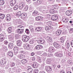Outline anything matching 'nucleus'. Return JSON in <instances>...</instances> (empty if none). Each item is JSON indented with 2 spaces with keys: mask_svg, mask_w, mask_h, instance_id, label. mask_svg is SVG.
Returning <instances> with one entry per match:
<instances>
[{
  "mask_svg": "<svg viewBox=\"0 0 73 73\" xmlns=\"http://www.w3.org/2000/svg\"><path fill=\"white\" fill-rule=\"evenodd\" d=\"M29 39V37L26 35L23 36L22 40L23 42H27Z\"/></svg>",
  "mask_w": 73,
  "mask_h": 73,
  "instance_id": "nucleus-1",
  "label": "nucleus"
},
{
  "mask_svg": "<svg viewBox=\"0 0 73 73\" xmlns=\"http://www.w3.org/2000/svg\"><path fill=\"white\" fill-rule=\"evenodd\" d=\"M50 7H47V9H48V10H50L49 13L51 15L55 13H56L55 10L50 8Z\"/></svg>",
  "mask_w": 73,
  "mask_h": 73,
  "instance_id": "nucleus-2",
  "label": "nucleus"
},
{
  "mask_svg": "<svg viewBox=\"0 0 73 73\" xmlns=\"http://www.w3.org/2000/svg\"><path fill=\"white\" fill-rule=\"evenodd\" d=\"M54 55L56 57H63V54L60 52L55 53Z\"/></svg>",
  "mask_w": 73,
  "mask_h": 73,
  "instance_id": "nucleus-3",
  "label": "nucleus"
},
{
  "mask_svg": "<svg viewBox=\"0 0 73 73\" xmlns=\"http://www.w3.org/2000/svg\"><path fill=\"white\" fill-rule=\"evenodd\" d=\"M23 32H24V29H17L15 31L16 33H18V34H21L23 33Z\"/></svg>",
  "mask_w": 73,
  "mask_h": 73,
  "instance_id": "nucleus-4",
  "label": "nucleus"
},
{
  "mask_svg": "<svg viewBox=\"0 0 73 73\" xmlns=\"http://www.w3.org/2000/svg\"><path fill=\"white\" fill-rule=\"evenodd\" d=\"M23 47L25 49L29 50L30 49V48H31V46L29 44H25L23 46Z\"/></svg>",
  "mask_w": 73,
  "mask_h": 73,
  "instance_id": "nucleus-5",
  "label": "nucleus"
},
{
  "mask_svg": "<svg viewBox=\"0 0 73 73\" xmlns=\"http://www.w3.org/2000/svg\"><path fill=\"white\" fill-rule=\"evenodd\" d=\"M51 19L53 21H56L58 19V16L56 15H53L51 17Z\"/></svg>",
  "mask_w": 73,
  "mask_h": 73,
  "instance_id": "nucleus-6",
  "label": "nucleus"
},
{
  "mask_svg": "<svg viewBox=\"0 0 73 73\" xmlns=\"http://www.w3.org/2000/svg\"><path fill=\"white\" fill-rule=\"evenodd\" d=\"M25 5V3L22 2L19 4V9H23Z\"/></svg>",
  "mask_w": 73,
  "mask_h": 73,
  "instance_id": "nucleus-7",
  "label": "nucleus"
},
{
  "mask_svg": "<svg viewBox=\"0 0 73 73\" xmlns=\"http://www.w3.org/2000/svg\"><path fill=\"white\" fill-rule=\"evenodd\" d=\"M7 62V60L6 59L3 58L0 61V63L1 65H4Z\"/></svg>",
  "mask_w": 73,
  "mask_h": 73,
  "instance_id": "nucleus-8",
  "label": "nucleus"
},
{
  "mask_svg": "<svg viewBox=\"0 0 73 73\" xmlns=\"http://www.w3.org/2000/svg\"><path fill=\"white\" fill-rule=\"evenodd\" d=\"M38 43L40 44H43L45 43V41L44 40L39 39L38 41Z\"/></svg>",
  "mask_w": 73,
  "mask_h": 73,
  "instance_id": "nucleus-9",
  "label": "nucleus"
},
{
  "mask_svg": "<svg viewBox=\"0 0 73 73\" xmlns=\"http://www.w3.org/2000/svg\"><path fill=\"white\" fill-rule=\"evenodd\" d=\"M36 19L37 21H42L43 19L42 17L39 16L36 17Z\"/></svg>",
  "mask_w": 73,
  "mask_h": 73,
  "instance_id": "nucleus-10",
  "label": "nucleus"
},
{
  "mask_svg": "<svg viewBox=\"0 0 73 73\" xmlns=\"http://www.w3.org/2000/svg\"><path fill=\"white\" fill-rule=\"evenodd\" d=\"M32 15L33 16H38L39 14L38 13L37 11L35 10L33 11L32 13Z\"/></svg>",
  "mask_w": 73,
  "mask_h": 73,
  "instance_id": "nucleus-11",
  "label": "nucleus"
},
{
  "mask_svg": "<svg viewBox=\"0 0 73 73\" xmlns=\"http://www.w3.org/2000/svg\"><path fill=\"white\" fill-rule=\"evenodd\" d=\"M72 13V10H69L66 11V15L67 16H70Z\"/></svg>",
  "mask_w": 73,
  "mask_h": 73,
  "instance_id": "nucleus-12",
  "label": "nucleus"
},
{
  "mask_svg": "<svg viewBox=\"0 0 73 73\" xmlns=\"http://www.w3.org/2000/svg\"><path fill=\"white\" fill-rule=\"evenodd\" d=\"M16 4V1L15 0H13L10 2V5L11 6H13Z\"/></svg>",
  "mask_w": 73,
  "mask_h": 73,
  "instance_id": "nucleus-13",
  "label": "nucleus"
},
{
  "mask_svg": "<svg viewBox=\"0 0 73 73\" xmlns=\"http://www.w3.org/2000/svg\"><path fill=\"white\" fill-rule=\"evenodd\" d=\"M42 48V46L41 45H38L35 47V49L36 50H40Z\"/></svg>",
  "mask_w": 73,
  "mask_h": 73,
  "instance_id": "nucleus-14",
  "label": "nucleus"
},
{
  "mask_svg": "<svg viewBox=\"0 0 73 73\" xmlns=\"http://www.w3.org/2000/svg\"><path fill=\"white\" fill-rule=\"evenodd\" d=\"M54 47L51 46L48 49V51L49 52H51V53L53 52V51H54Z\"/></svg>",
  "mask_w": 73,
  "mask_h": 73,
  "instance_id": "nucleus-15",
  "label": "nucleus"
},
{
  "mask_svg": "<svg viewBox=\"0 0 73 73\" xmlns=\"http://www.w3.org/2000/svg\"><path fill=\"white\" fill-rule=\"evenodd\" d=\"M6 20L7 21L11 20V15L9 14H7L6 16Z\"/></svg>",
  "mask_w": 73,
  "mask_h": 73,
  "instance_id": "nucleus-16",
  "label": "nucleus"
},
{
  "mask_svg": "<svg viewBox=\"0 0 73 73\" xmlns=\"http://www.w3.org/2000/svg\"><path fill=\"white\" fill-rule=\"evenodd\" d=\"M62 21L64 23H67L68 21H69V20L68 19H66V18H64L62 19Z\"/></svg>",
  "mask_w": 73,
  "mask_h": 73,
  "instance_id": "nucleus-17",
  "label": "nucleus"
},
{
  "mask_svg": "<svg viewBox=\"0 0 73 73\" xmlns=\"http://www.w3.org/2000/svg\"><path fill=\"white\" fill-rule=\"evenodd\" d=\"M14 45V44L12 43L9 42L8 44V47L9 48L12 49L13 48V46Z\"/></svg>",
  "mask_w": 73,
  "mask_h": 73,
  "instance_id": "nucleus-18",
  "label": "nucleus"
},
{
  "mask_svg": "<svg viewBox=\"0 0 73 73\" xmlns=\"http://www.w3.org/2000/svg\"><path fill=\"white\" fill-rule=\"evenodd\" d=\"M8 37L10 41H13V35H9L8 36Z\"/></svg>",
  "mask_w": 73,
  "mask_h": 73,
  "instance_id": "nucleus-19",
  "label": "nucleus"
},
{
  "mask_svg": "<svg viewBox=\"0 0 73 73\" xmlns=\"http://www.w3.org/2000/svg\"><path fill=\"white\" fill-rule=\"evenodd\" d=\"M17 45L18 46H21V44H22V42L20 40H18L17 41Z\"/></svg>",
  "mask_w": 73,
  "mask_h": 73,
  "instance_id": "nucleus-20",
  "label": "nucleus"
},
{
  "mask_svg": "<svg viewBox=\"0 0 73 73\" xmlns=\"http://www.w3.org/2000/svg\"><path fill=\"white\" fill-rule=\"evenodd\" d=\"M8 55L10 57H13V53L10 51H9L8 52Z\"/></svg>",
  "mask_w": 73,
  "mask_h": 73,
  "instance_id": "nucleus-21",
  "label": "nucleus"
},
{
  "mask_svg": "<svg viewBox=\"0 0 73 73\" xmlns=\"http://www.w3.org/2000/svg\"><path fill=\"white\" fill-rule=\"evenodd\" d=\"M42 1H43L42 0H38L36 2V4H37L38 5H40V4L42 3Z\"/></svg>",
  "mask_w": 73,
  "mask_h": 73,
  "instance_id": "nucleus-22",
  "label": "nucleus"
},
{
  "mask_svg": "<svg viewBox=\"0 0 73 73\" xmlns=\"http://www.w3.org/2000/svg\"><path fill=\"white\" fill-rule=\"evenodd\" d=\"M53 45L55 48H59L60 47V44L57 43H54Z\"/></svg>",
  "mask_w": 73,
  "mask_h": 73,
  "instance_id": "nucleus-23",
  "label": "nucleus"
},
{
  "mask_svg": "<svg viewBox=\"0 0 73 73\" xmlns=\"http://www.w3.org/2000/svg\"><path fill=\"white\" fill-rule=\"evenodd\" d=\"M42 30V28L41 27H38L36 28L35 31L37 32H39Z\"/></svg>",
  "mask_w": 73,
  "mask_h": 73,
  "instance_id": "nucleus-24",
  "label": "nucleus"
},
{
  "mask_svg": "<svg viewBox=\"0 0 73 73\" xmlns=\"http://www.w3.org/2000/svg\"><path fill=\"white\" fill-rule=\"evenodd\" d=\"M68 63L69 64H71L70 65H72L73 64V60H72V59H70L68 60Z\"/></svg>",
  "mask_w": 73,
  "mask_h": 73,
  "instance_id": "nucleus-25",
  "label": "nucleus"
},
{
  "mask_svg": "<svg viewBox=\"0 0 73 73\" xmlns=\"http://www.w3.org/2000/svg\"><path fill=\"white\" fill-rule=\"evenodd\" d=\"M18 57L21 58V59H22L24 58L25 57V56L23 55V54H21L18 56Z\"/></svg>",
  "mask_w": 73,
  "mask_h": 73,
  "instance_id": "nucleus-26",
  "label": "nucleus"
},
{
  "mask_svg": "<svg viewBox=\"0 0 73 73\" xmlns=\"http://www.w3.org/2000/svg\"><path fill=\"white\" fill-rule=\"evenodd\" d=\"M15 38L16 40L19 39L20 38V35L18 34H16L15 35Z\"/></svg>",
  "mask_w": 73,
  "mask_h": 73,
  "instance_id": "nucleus-27",
  "label": "nucleus"
},
{
  "mask_svg": "<svg viewBox=\"0 0 73 73\" xmlns=\"http://www.w3.org/2000/svg\"><path fill=\"white\" fill-rule=\"evenodd\" d=\"M5 17V15L3 14H0V19H3Z\"/></svg>",
  "mask_w": 73,
  "mask_h": 73,
  "instance_id": "nucleus-28",
  "label": "nucleus"
},
{
  "mask_svg": "<svg viewBox=\"0 0 73 73\" xmlns=\"http://www.w3.org/2000/svg\"><path fill=\"white\" fill-rule=\"evenodd\" d=\"M61 33H62V31L59 30V31H57L56 32V34L57 35H60Z\"/></svg>",
  "mask_w": 73,
  "mask_h": 73,
  "instance_id": "nucleus-29",
  "label": "nucleus"
},
{
  "mask_svg": "<svg viewBox=\"0 0 73 73\" xmlns=\"http://www.w3.org/2000/svg\"><path fill=\"white\" fill-rule=\"evenodd\" d=\"M47 72H51L52 71V68L50 66H48L47 68Z\"/></svg>",
  "mask_w": 73,
  "mask_h": 73,
  "instance_id": "nucleus-30",
  "label": "nucleus"
},
{
  "mask_svg": "<svg viewBox=\"0 0 73 73\" xmlns=\"http://www.w3.org/2000/svg\"><path fill=\"white\" fill-rule=\"evenodd\" d=\"M51 60H51V58H48L47 59L46 62L47 63V64H50Z\"/></svg>",
  "mask_w": 73,
  "mask_h": 73,
  "instance_id": "nucleus-31",
  "label": "nucleus"
},
{
  "mask_svg": "<svg viewBox=\"0 0 73 73\" xmlns=\"http://www.w3.org/2000/svg\"><path fill=\"white\" fill-rule=\"evenodd\" d=\"M27 61V60L26 59H23L21 61V62L22 64H25Z\"/></svg>",
  "mask_w": 73,
  "mask_h": 73,
  "instance_id": "nucleus-32",
  "label": "nucleus"
},
{
  "mask_svg": "<svg viewBox=\"0 0 73 73\" xmlns=\"http://www.w3.org/2000/svg\"><path fill=\"white\" fill-rule=\"evenodd\" d=\"M4 1L0 0V5H3L4 4Z\"/></svg>",
  "mask_w": 73,
  "mask_h": 73,
  "instance_id": "nucleus-33",
  "label": "nucleus"
},
{
  "mask_svg": "<svg viewBox=\"0 0 73 73\" xmlns=\"http://www.w3.org/2000/svg\"><path fill=\"white\" fill-rule=\"evenodd\" d=\"M37 61L39 62H41V60L39 57H37Z\"/></svg>",
  "mask_w": 73,
  "mask_h": 73,
  "instance_id": "nucleus-34",
  "label": "nucleus"
},
{
  "mask_svg": "<svg viewBox=\"0 0 73 73\" xmlns=\"http://www.w3.org/2000/svg\"><path fill=\"white\" fill-rule=\"evenodd\" d=\"M32 66L33 68H36L37 65L36 64L34 63L32 65Z\"/></svg>",
  "mask_w": 73,
  "mask_h": 73,
  "instance_id": "nucleus-35",
  "label": "nucleus"
},
{
  "mask_svg": "<svg viewBox=\"0 0 73 73\" xmlns=\"http://www.w3.org/2000/svg\"><path fill=\"white\" fill-rule=\"evenodd\" d=\"M27 16V14H26L25 13H22V15H21V17H26Z\"/></svg>",
  "mask_w": 73,
  "mask_h": 73,
  "instance_id": "nucleus-36",
  "label": "nucleus"
},
{
  "mask_svg": "<svg viewBox=\"0 0 73 73\" xmlns=\"http://www.w3.org/2000/svg\"><path fill=\"white\" fill-rule=\"evenodd\" d=\"M7 46H4L3 48V51H7Z\"/></svg>",
  "mask_w": 73,
  "mask_h": 73,
  "instance_id": "nucleus-37",
  "label": "nucleus"
},
{
  "mask_svg": "<svg viewBox=\"0 0 73 73\" xmlns=\"http://www.w3.org/2000/svg\"><path fill=\"white\" fill-rule=\"evenodd\" d=\"M8 31L9 33H11V32H12V27H9L8 28Z\"/></svg>",
  "mask_w": 73,
  "mask_h": 73,
  "instance_id": "nucleus-38",
  "label": "nucleus"
},
{
  "mask_svg": "<svg viewBox=\"0 0 73 73\" xmlns=\"http://www.w3.org/2000/svg\"><path fill=\"white\" fill-rule=\"evenodd\" d=\"M21 12L19 11V12H18L17 13V16L18 17H20V16H21Z\"/></svg>",
  "mask_w": 73,
  "mask_h": 73,
  "instance_id": "nucleus-39",
  "label": "nucleus"
},
{
  "mask_svg": "<svg viewBox=\"0 0 73 73\" xmlns=\"http://www.w3.org/2000/svg\"><path fill=\"white\" fill-rule=\"evenodd\" d=\"M18 5H15L14 7V10H17V9H18Z\"/></svg>",
  "mask_w": 73,
  "mask_h": 73,
  "instance_id": "nucleus-40",
  "label": "nucleus"
},
{
  "mask_svg": "<svg viewBox=\"0 0 73 73\" xmlns=\"http://www.w3.org/2000/svg\"><path fill=\"white\" fill-rule=\"evenodd\" d=\"M19 53H20V54H25V52L24 51L21 50L19 52Z\"/></svg>",
  "mask_w": 73,
  "mask_h": 73,
  "instance_id": "nucleus-41",
  "label": "nucleus"
},
{
  "mask_svg": "<svg viewBox=\"0 0 73 73\" xmlns=\"http://www.w3.org/2000/svg\"><path fill=\"white\" fill-rule=\"evenodd\" d=\"M62 5H64V4H66L67 3V2L66 1L64 0L62 1Z\"/></svg>",
  "mask_w": 73,
  "mask_h": 73,
  "instance_id": "nucleus-42",
  "label": "nucleus"
},
{
  "mask_svg": "<svg viewBox=\"0 0 73 73\" xmlns=\"http://www.w3.org/2000/svg\"><path fill=\"white\" fill-rule=\"evenodd\" d=\"M38 69H35L33 71V73H38Z\"/></svg>",
  "mask_w": 73,
  "mask_h": 73,
  "instance_id": "nucleus-43",
  "label": "nucleus"
},
{
  "mask_svg": "<svg viewBox=\"0 0 73 73\" xmlns=\"http://www.w3.org/2000/svg\"><path fill=\"white\" fill-rule=\"evenodd\" d=\"M3 43L5 45H7L8 44V42L7 40H5L4 41Z\"/></svg>",
  "mask_w": 73,
  "mask_h": 73,
  "instance_id": "nucleus-44",
  "label": "nucleus"
},
{
  "mask_svg": "<svg viewBox=\"0 0 73 73\" xmlns=\"http://www.w3.org/2000/svg\"><path fill=\"white\" fill-rule=\"evenodd\" d=\"M17 23H18V21H17V20H15L13 21V23L15 24V25H16Z\"/></svg>",
  "mask_w": 73,
  "mask_h": 73,
  "instance_id": "nucleus-45",
  "label": "nucleus"
},
{
  "mask_svg": "<svg viewBox=\"0 0 73 73\" xmlns=\"http://www.w3.org/2000/svg\"><path fill=\"white\" fill-rule=\"evenodd\" d=\"M24 27L21 25H19L17 26V28H22V29H24Z\"/></svg>",
  "mask_w": 73,
  "mask_h": 73,
  "instance_id": "nucleus-46",
  "label": "nucleus"
},
{
  "mask_svg": "<svg viewBox=\"0 0 73 73\" xmlns=\"http://www.w3.org/2000/svg\"><path fill=\"white\" fill-rule=\"evenodd\" d=\"M35 59L36 58L34 57H33V58H30V60L31 61H34V60H35Z\"/></svg>",
  "mask_w": 73,
  "mask_h": 73,
  "instance_id": "nucleus-47",
  "label": "nucleus"
},
{
  "mask_svg": "<svg viewBox=\"0 0 73 73\" xmlns=\"http://www.w3.org/2000/svg\"><path fill=\"white\" fill-rule=\"evenodd\" d=\"M32 71H33V69L31 68V69L28 70V72L29 73H32Z\"/></svg>",
  "mask_w": 73,
  "mask_h": 73,
  "instance_id": "nucleus-48",
  "label": "nucleus"
},
{
  "mask_svg": "<svg viewBox=\"0 0 73 73\" xmlns=\"http://www.w3.org/2000/svg\"><path fill=\"white\" fill-rule=\"evenodd\" d=\"M47 26H48L49 25H51V24H52V22H48L47 23Z\"/></svg>",
  "mask_w": 73,
  "mask_h": 73,
  "instance_id": "nucleus-49",
  "label": "nucleus"
},
{
  "mask_svg": "<svg viewBox=\"0 0 73 73\" xmlns=\"http://www.w3.org/2000/svg\"><path fill=\"white\" fill-rule=\"evenodd\" d=\"M30 29L31 30H33V27L32 26H30L29 27Z\"/></svg>",
  "mask_w": 73,
  "mask_h": 73,
  "instance_id": "nucleus-50",
  "label": "nucleus"
},
{
  "mask_svg": "<svg viewBox=\"0 0 73 73\" xmlns=\"http://www.w3.org/2000/svg\"><path fill=\"white\" fill-rule=\"evenodd\" d=\"M48 27L49 30H50V29H52V26H51V25L48 26Z\"/></svg>",
  "mask_w": 73,
  "mask_h": 73,
  "instance_id": "nucleus-51",
  "label": "nucleus"
},
{
  "mask_svg": "<svg viewBox=\"0 0 73 73\" xmlns=\"http://www.w3.org/2000/svg\"><path fill=\"white\" fill-rule=\"evenodd\" d=\"M11 67H13L15 66V63H12L10 65Z\"/></svg>",
  "mask_w": 73,
  "mask_h": 73,
  "instance_id": "nucleus-52",
  "label": "nucleus"
},
{
  "mask_svg": "<svg viewBox=\"0 0 73 73\" xmlns=\"http://www.w3.org/2000/svg\"><path fill=\"white\" fill-rule=\"evenodd\" d=\"M45 29L46 31H49V27H48V26H46L45 27Z\"/></svg>",
  "mask_w": 73,
  "mask_h": 73,
  "instance_id": "nucleus-53",
  "label": "nucleus"
},
{
  "mask_svg": "<svg viewBox=\"0 0 73 73\" xmlns=\"http://www.w3.org/2000/svg\"><path fill=\"white\" fill-rule=\"evenodd\" d=\"M25 32L27 34H28L29 33V31L28 29H26Z\"/></svg>",
  "mask_w": 73,
  "mask_h": 73,
  "instance_id": "nucleus-54",
  "label": "nucleus"
},
{
  "mask_svg": "<svg viewBox=\"0 0 73 73\" xmlns=\"http://www.w3.org/2000/svg\"><path fill=\"white\" fill-rule=\"evenodd\" d=\"M28 9V6H26L24 8V9H25V11H27Z\"/></svg>",
  "mask_w": 73,
  "mask_h": 73,
  "instance_id": "nucleus-55",
  "label": "nucleus"
},
{
  "mask_svg": "<svg viewBox=\"0 0 73 73\" xmlns=\"http://www.w3.org/2000/svg\"><path fill=\"white\" fill-rule=\"evenodd\" d=\"M4 40V38L3 37L0 38V41H3Z\"/></svg>",
  "mask_w": 73,
  "mask_h": 73,
  "instance_id": "nucleus-56",
  "label": "nucleus"
},
{
  "mask_svg": "<svg viewBox=\"0 0 73 73\" xmlns=\"http://www.w3.org/2000/svg\"><path fill=\"white\" fill-rule=\"evenodd\" d=\"M48 40V41H49L50 42H51L52 41V39L51 38H49Z\"/></svg>",
  "mask_w": 73,
  "mask_h": 73,
  "instance_id": "nucleus-57",
  "label": "nucleus"
},
{
  "mask_svg": "<svg viewBox=\"0 0 73 73\" xmlns=\"http://www.w3.org/2000/svg\"><path fill=\"white\" fill-rule=\"evenodd\" d=\"M32 69V67L30 66L28 67L27 68V69L28 70H29V69Z\"/></svg>",
  "mask_w": 73,
  "mask_h": 73,
  "instance_id": "nucleus-58",
  "label": "nucleus"
},
{
  "mask_svg": "<svg viewBox=\"0 0 73 73\" xmlns=\"http://www.w3.org/2000/svg\"><path fill=\"white\" fill-rule=\"evenodd\" d=\"M29 42L30 44H33V40H30Z\"/></svg>",
  "mask_w": 73,
  "mask_h": 73,
  "instance_id": "nucleus-59",
  "label": "nucleus"
},
{
  "mask_svg": "<svg viewBox=\"0 0 73 73\" xmlns=\"http://www.w3.org/2000/svg\"><path fill=\"white\" fill-rule=\"evenodd\" d=\"M73 29L72 28L70 29V33H73Z\"/></svg>",
  "mask_w": 73,
  "mask_h": 73,
  "instance_id": "nucleus-60",
  "label": "nucleus"
},
{
  "mask_svg": "<svg viewBox=\"0 0 73 73\" xmlns=\"http://www.w3.org/2000/svg\"><path fill=\"white\" fill-rule=\"evenodd\" d=\"M71 46L73 47V40H72L71 42Z\"/></svg>",
  "mask_w": 73,
  "mask_h": 73,
  "instance_id": "nucleus-61",
  "label": "nucleus"
},
{
  "mask_svg": "<svg viewBox=\"0 0 73 73\" xmlns=\"http://www.w3.org/2000/svg\"><path fill=\"white\" fill-rule=\"evenodd\" d=\"M43 55L44 56H47V54L45 52L43 54Z\"/></svg>",
  "mask_w": 73,
  "mask_h": 73,
  "instance_id": "nucleus-62",
  "label": "nucleus"
},
{
  "mask_svg": "<svg viewBox=\"0 0 73 73\" xmlns=\"http://www.w3.org/2000/svg\"><path fill=\"white\" fill-rule=\"evenodd\" d=\"M35 54L34 52H32L31 54V56H33Z\"/></svg>",
  "mask_w": 73,
  "mask_h": 73,
  "instance_id": "nucleus-63",
  "label": "nucleus"
},
{
  "mask_svg": "<svg viewBox=\"0 0 73 73\" xmlns=\"http://www.w3.org/2000/svg\"><path fill=\"white\" fill-rule=\"evenodd\" d=\"M3 36H4V35L2 34H0V38H2Z\"/></svg>",
  "mask_w": 73,
  "mask_h": 73,
  "instance_id": "nucleus-64",
  "label": "nucleus"
}]
</instances>
